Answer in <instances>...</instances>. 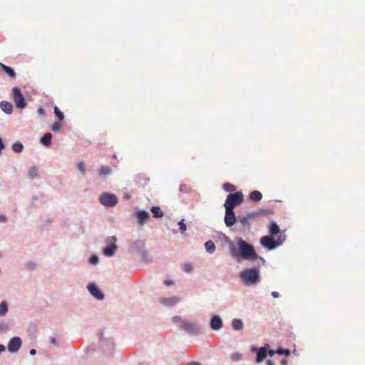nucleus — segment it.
<instances>
[{
    "instance_id": "nucleus-1",
    "label": "nucleus",
    "mask_w": 365,
    "mask_h": 365,
    "mask_svg": "<svg viewBox=\"0 0 365 365\" xmlns=\"http://www.w3.org/2000/svg\"><path fill=\"white\" fill-rule=\"evenodd\" d=\"M237 243L238 248L235 247L232 242H230L229 248L232 256L237 261H240V259L252 261L260 259L262 262H264V259L257 255L252 245L245 242L241 237L237 238Z\"/></svg>"
},
{
    "instance_id": "nucleus-2",
    "label": "nucleus",
    "mask_w": 365,
    "mask_h": 365,
    "mask_svg": "<svg viewBox=\"0 0 365 365\" xmlns=\"http://www.w3.org/2000/svg\"><path fill=\"white\" fill-rule=\"evenodd\" d=\"M240 277L247 286L255 285L260 280L259 272L256 268L243 269L240 274Z\"/></svg>"
},
{
    "instance_id": "nucleus-3",
    "label": "nucleus",
    "mask_w": 365,
    "mask_h": 365,
    "mask_svg": "<svg viewBox=\"0 0 365 365\" xmlns=\"http://www.w3.org/2000/svg\"><path fill=\"white\" fill-rule=\"evenodd\" d=\"M267 353L270 356H273L275 354L278 355L284 354L286 356H288L290 354V350L280 348L274 351L272 349H269V346L268 344H265L257 351V362H262L266 358Z\"/></svg>"
},
{
    "instance_id": "nucleus-4",
    "label": "nucleus",
    "mask_w": 365,
    "mask_h": 365,
    "mask_svg": "<svg viewBox=\"0 0 365 365\" xmlns=\"http://www.w3.org/2000/svg\"><path fill=\"white\" fill-rule=\"evenodd\" d=\"M243 201V195L242 192L230 193L227 196L225 207V209L234 210L236 206L240 205Z\"/></svg>"
},
{
    "instance_id": "nucleus-5",
    "label": "nucleus",
    "mask_w": 365,
    "mask_h": 365,
    "mask_svg": "<svg viewBox=\"0 0 365 365\" xmlns=\"http://www.w3.org/2000/svg\"><path fill=\"white\" fill-rule=\"evenodd\" d=\"M285 240L284 235H279L277 239L275 240L272 237L264 236L260 239L261 245L267 248L268 250H273L277 246L282 245Z\"/></svg>"
},
{
    "instance_id": "nucleus-6",
    "label": "nucleus",
    "mask_w": 365,
    "mask_h": 365,
    "mask_svg": "<svg viewBox=\"0 0 365 365\" xmlns=\"http://www.w3.org/2000/svg\"><path fill=\"white\" fill-rule=\"evenodd\" d=\"M11 97L17 108L23 109L26 106L24 97L18 87L13 88Z\"/></svg>"
},
{
    "instance_id": "nucleus-7",
    "label": "nucleus",
    "mask_w": 365,
    "mask_h": 365,
    "mask_svg": "<svg viewBox=\"0 0 365 365\" xmlns=\"http://www.w3.org/2000/svg\"><path fill=\"white\" fill-rule=\"evenodd\" d=\"M99 202L104 206L113 207L118 203V197L113 194L104 192L99 197Z\"/></svg>"
},
{
    "instance_id": "nucleus-8",
    "label": "nucleus",
    "mask_w": 365,
    "mask_h": 365,
    "mask_svg": "<svg viewBox=\"0 0 365 365\" xmlns=\"http://www.w3.org/2000/svg\"><path fill=\"white\" fill-rule=\"evenodd\" d=\"M116 237L115 236L109 237L106 239L107 246L103 249V254L107 257L113 256L117 250Z\"/></svg>"
},
{
    "instance_id": "nucleus-9",
    "label": "nucleus",
    "mask_w": 365,
    "mask_h": 365,
    "mask_svg": "<svg viewBox=\"0 0 365 365\" xmlns=\"http://www.w3.org/2000/svg\"><path fill=\"white\" fill-rule=\"evenodd\" d=\"M234 210L225 209V223L227 227H232L237 222Z\"/></svg>"
},
{
    "instance_id": "nucleus-10",
    "label": "nucleus",
    "mask_w": 365,
    "mask_h": 365,
    "mask_svg": "<svg viewBox=\"0 0 365 365\" xmlns=\"http://www.w3.org/2000/svg\"><path fill=\"white\" fill-rule=\"evenodd\" d=\"M21 346V339L18 336H15L10 340L8 345V349L10 352L14 353L20 349Z\"/></svg>"
},
{
    "instance_id": "nucleus-11",
    "label": "nucleus",
    "mask_w": 365,
    "mask_h": 365,
    "mask_svg": "<svg viewBox=\"0 0 365 365\" xmlns=\"http://www.w3.org/2000/svg\"><path fill=\"white\" fill-rule=\"evenodd\" d=\"M88 289L89 290L90 293L97 299L101 300L103 299V294L96 284H90L88 286Z\"/></svg>"
},
{
    "instance_id": "nucleus-12",
    "label": "nucleus",
    "mask_w": 365,
    "mask_h": 365,
    "mask_svg": "<svg viewBox=\"0 0 365 365\" xmlns=\"http://www.w3.org/2000/svg\"><path fill=\"white\" fill-rule=\"evenodd\" d=\"M255 214L250 213L247 214V216L241 217L239 216L237 217V222L241 225L243 228H248L250 227L249 220L255 217Z\"/></svg>"
},
{
    "instance_id": "nucleus-13",
    "label": "nucleus",
    "mask_w": 365,
    "mask_h": 365,
    "mask_svg": "<svg viewBox=\"0 0 365 365\" xmlns=\"http://www.w3.org/2000/svg\"><path fill=\"white\" fill-rule=\"evenodd\" d=\"M135 216L136 217L138 223L140 225H143L145 222L150 217L149 213L145 210L135 212Z\"/></svg>"
},
{
    "instance_id": "nucleus-14",
    "label": "nucleus",
    "mask_w": 365,
    "mask_h": 365,
    "mask_svg": "<svg viewBox=\"0 0 365 365\" xmlns=\"http://www.w3.org/2000/svg\"><path fill=\"white\" fill-rule=\"evenodd\" d=\"M222 327V321L218 316H214L210 321V327L213 330H219Z\"/></svg>"
},
{
    "instance_id": "nucleus-15",
    "label": "nucleus",
    "mask_w": 365,
    "mask_h": 365,
    "mask_svg": "<svg viewBox=\"0 0 365 365\" xmlns=\"http://www.w3.org/2000/svg\"><path fill=\"white\" fill-rule=\"evenodd\" d=\"M1 110L7 114H11L13 111V106L10 102L1 101L0 103Z\"/></svg>"
},
{
    "instance_id": "nucleus-16",
    "label": "nucleus",
    "mask_w": 365,
    "mask_h": 365,
    "mask_svg": "<svg viewBox=\"0 0 365 365\" xmlns=\"http://www.w3.org/2000/svg\"><path fill=\"white\" fill-rule=\"evenodd\" d=\"M181 327L189 332H195L197 329V327L195 324L189 322L182 323Z\"/></svg>"
},
{
    "instance_id": "nucleus-17",
    "label": "nucleus",
    "mask_w": 365,
    "mask_h": 365,
    "mask_svg": "<svg viewBox=\"0 0 365 365\" xmlns=\"http://www.w3.org/2000/svg\"><path fill=\"white\" fill-rule=\"evenodd\" d=\"M180 301V298L176 297H169V298H161L160 302L165 305H174L177 302Z\"/></svg>"
},
{
    "instance_id": "nucleus-18",
    "label": "nucleus",
    "mask_w": 365,
    "mask_h": 365,
    "mask_svg": "<svg viewBox=\"0 0 365 365\" xmlns=\"http://www.w3.org/2000/svg\"><path fill=\"white\" fill-rule=\"evenodd\" d=\"M269 234L271 235H277L278 234H282V232H280V230H279V226L277 225V224L274 222H272L269 227Z\"/></svg>"
},
{
    "instance_id": "nucleus-19",
    "label": "nucleus",
    "mask_w": 365,
    "mask_h": 365,
    "mask_svg": "<svg viewBox=\"0 0 365 365\" xmlns=\"http://www.w3.org/2000/svg\"><path fill=\"white\" fill-rule=\"evenodd\" d=\"M0 66L1 67L3 71L11 78H16V73H15L14 71L11 67H9L1 63H0Z\"/></svg>"
},
{
    "instance_id": "nucleus-20",
    "label": "nucleus",
    "mask_w": 365,
    "mask_h": 365,
    "mask_svg": "<svg viewBox=\"0 0 365 365\" xmlns=\"http://www.w3.org/2000/svg\"><path fill=\"white\" fill-rule=\"evenodd\" d=\"M150 211L154 217H162L163 216V212L158 206H153Z\"/></svg>"
},
{
    "instance_id": "nucleus-21",
    "label": "nucleus",
    "mask_w": 365,
    "mask_h": 365,
    "mask_svg": "<svg viewBox=\"0 0 365 365\" xmlns=\"http://www.w3.org/2000/svg\"><path fill=\"white\" fill-rule=\"evenodd\" d=\"M52 135L50 133H46L44 134L43 138L41 139V142L45 146H48L51 143Z\"/></svg>"
},
{
    "instance_id": "nucleus-22",
    "label": "nucleus",
    "mask_w": 365,
    "mask_h": 365,
    "mask_svg": "<svg viewBox=\"0 0 365 365\" xmlns=\"http://www.w3.org/2000/svg\"><path fill=\"white\" fill-rule=\"evenodd\" d=\"M262 197V193L259 191H257V190L252 191L250 194V198L252 200L255 201V202L261 200Z\"/></svg>"
},
{
    "instance_id": "nucleus-23",
    "label": "nucleus",
    "mask_w": 365,
    "mask_h": 365,
    "mask_svg": "<svg viewBox=\"0 0 365 365\" xmlns=\"http://www.w3.org/2000/svg\"><path fill=\"white\" fill-rule=\"evenodd\" d=\"M28 175L31 179L36 178L38 175V168L36 166L31 167L29 170Z\"/></svg>"
},
{
    "instance_id": "nucleus-24",
    "label": "nucleus",
    "mask_w": 365,
    "mask_h": 365,
    "mask_svg": "<svg viewBox=\"0 0 365 365\" xmlns=\"http://www.w3.org/2000/svg\"><path fill=\"white\" fill-rule=\"evenodd\" d=\"M232 325L234 329L241 330L243 328V323L240 319H235L232 322Z\"/></svg>"
},
{
    "instance_id": "nucleus-25",
    "label": "nucleus",
    "mask_w": 365,
    "mask_h": 365,
    "mask_svg": "<svg viewBox=\"0 0 365 365\" xmlns=\"http://www.w3.org/2000/svg\"><path fill=\"white\" fill-rule=\"evenodd\" d=\"M205 247L206 248L207 252H208L209 253H212L215 250V245L214 242L211 240L206 242L205 244Z\"/></svg>"
},
{
    "instance_id": "nucleus-26",
    "label": "nucleus",
    "mask_w": 365,
    "mask_h": 365,
    "mask_svg": "<svg viewBox=\"0 0 365 365\" xmlns=\"http://www.w3.org/2000/svg\"><path fill=\"white\" fill-rule=\"evenodd\" d=\"M111 172V169L108 166H103L99 170V175L103 176H106L109 175Z\"/></svg>"
},
{
    "instance_id": "nucleus-27",
    "label": "nucleus",
    "mask_w": 365,
    "mask_h": 365,
    "mask_svg": "<svg viewBox=\"0 0 365 365\" xmlns=\"http://www.w3.org/2000/svg\"><path fill=\"white\" fill-rule=\"evenodd\" d=\"M23 145L20 142H16L12 145V149L15 153H21L23 150Z\"/></svg>"
},
{
    "instance_id": "nucleus-28",
    "label": "nucleus",
    "mask_w": 365,
    "mask_h": 365,
    "mask_svg": "<svg viewBox=\"0 0 365 365\" xmlns=\"http://www.w3.org/2000/svg\"><path fill=\"white\" fill-rule=\"evenodd\" d=\"M8 312L7 304L4 302L0 304V316H4Z\"/></svg>"
},
{
    "instance_id": "nucleus-29",
    "label": "nucleus",
    "mask_w": 365,
    "mask_h": 365,
    "mask_svg": "<svg viewBox=\"0 0 365 365\" xmlns=\"http://www.w3.org/2000/svg\"><path fill=\"white\" fill-rule=\"evenodd\" d=\"M223 189L227 192H234L236 187L234 185L227 182L223 185Z\"/></svg>"
},
{
    "instance_id": "nucleus-30",
    "label": "nucleus",
    "mask_w": 365,
    "mask_h": 365,
    "mask_svg": "<svg viewBox=\"0 0 365 365\" xmlns=\"http://www.w3.org/2000/svg\"><path fill=\"white\" fill-rule=\"evenodd\" d=\"M62 128V123L61 122H55L52 126L51 130L52 131L56 133L59 132Z\"/></svg>"
},
{
    "instance_id": "nucleus-31",
    "label": "nucleus",
    "mask_w": 365,
    "mask_h": 365,
    "mask_svg": "<svg viewBox=\"0 0 365 365\" xmlns=\"http://www.w3.org/2000/svg\"><path fill=\"white\" fill-rule=\"evenodd\" d=\"M54 113L57 118H58L60 120L64 119V115L63 113L58 109V107H54Z\"/></svg>"
},
{
    "instance_id": "nucleus-32",
    "label": "nucleus",
    "mask_w": 365,
    "mask_h": 365,
    "mask_svg": "<svg viewBox=\"0 0 365 365\" xmlns=\"http://www.w3.org/2000/svg\"><path fill=\"white\" fill-rule=\"evenodd\" d=\"M183 270L187 273H190L192 271V266L190 263H185L183 266Z\"/></svg>"
},
{
    "instance_id": "nucleus-33",
    "label": "nucleus",
    "mask_w": 365,
    "mask_h": 365,
    "mask_svg": "<svg viewBox=\"0 0 365 365\" xmlns=\"http://www.w3.org/2000/svg\"><path fill=\"white\" fill-rule=\"evenodd\" d=\"M78 168L83 175H85L86 168L85 165L83 162H81L78 164Z\"/></svg>"
},
{
    "instance_id": "nucleus-34",
    "label": "nucleus",
    "mask_w": 365,
    "mask_h": 365,
    "mask_svg": "<svg viewBox=\"0 0 365 365\" xmlns=\"http://www.w3.org/2000/svg\"><path fill=\"white\" fill-rule=\"evenodd\" d=\"M178 225L180 226V230L182 232H185L187 229L186 225L184 222V220H182L178 222Z\"/></svg>"
},
{
    "instance_id": "nucleus-35",
    "label": "nucleus",
    "mask_w": 365,
    "mask_h": 365,
    "mask_svg": "<svg viewBox=\"0 0 365 365\" xmlns=\"http://www.w3.org/2000/svg\"><path fill=\"white\" fill-rule=\"evenodd\" d=\"M9 328L8 324L6 322H0V331H6Z\"/></svg>"
},
{
    "instance_id": "nucleus-36",
    "label": "nucleus",
    "mask_w": 365,
    "mask_h": 365,
    "mask_svg": "<svg viewBox=\"0 0 365 365\" xmlns=\"http://www.w3.org/2000/svg\"><path fill=\"white\" fill-rule=\"evenodd\" d=\"M98 262V258L96 255H92L91 257L90 258V263L91 264H95Z\"/></svg>"
},
{
    "instance_id": "nucleus-37",
    "label": "nucleus",
    "mask_w": 365,
    "mask_h": 365,
    "mask_svg": "<svg viewBox=\"0 0 365 365\" xmlns=\"http://www.w3.org/2000/svg\"><path fill=\"white\" fill-rule=\"evenodd\" d=\"M26 267L29 269H33L35 267V264L30 262L26 264Z\"/></svg>"
},
{
    "instance_id": "nucleus-38",
    "label": "nucleus",
    "mask_w": 365,
    "mask_h": 365,
    "mask_svg": "<svg viewBox=\"0 0 365 365\" xmlns=\"http://www.w3.org/2000/svg\"><path fill=\"white\" fill-rule=\"evenodd\" d=\"M37 111H38V113L41 115H45V111L43 108H38Z\"/></svg>"
},
{
    "instance_id": "nucleus-39",
    "label": "nucleus",
    "mask_w": 365,
    "mask_h": 365,
    "mask_svg": "<svg viewBox=\"0 0 365 365\" xmlns=\"http://www.w3.org/2000/svg\"><path fill=\"white\" fill-rule=\"evenodd\" d=\"M232 358L235 360H239L241 358L240 354H235L232 355Z\"/></svg>"
},
{
    "instance_id": "nucleus-40",
    "label": "nucleus",
    "mask_w": 365,
    "mask_h": 365,
    "mask_svg": "<svg viewBox=\"0 0 365 365\" xmlns=\"http://www.w3.org/2000/svg\"><path fill=\"white\" fill-rule=\"evenodd\" d=\"M164 284H165L166 286H170V285L173 284V281H171V280H165V281H164Z\"/></svg>"
},
{
    "instance_id": "nucleus-41",
    "label": "nucleus",
    "mask_w": 365,
    "mask_h": 365,
    "mask_svg": "<svg viewBox=\"0 0 365 365\" xmlns=\"http://www.w3.org/2000/svg\"><path fill=\"white\" fill-rule=\"evenodd\" d=\"M5 145L2 141V140L0 138V153H1L2 150L4 148Z\"/></svg>"
},
{
    "instance_id": "nucleus-42",
    "label": "nucleus",
    "mask_w": 365,
    "mask_h": 365,
    "mask_svg": "<svg viewBox=\"0 0 365 365\" xmlns=\"http://www.w3.org/2000/svg\"><path fill=\"white\" fill-rule=\"evenodd\" d=\"M6 217L5 215H0V222H6Z\"/></svg>"
},
{
    "instance_id": "nucleus-43",
    "label": "nucleus",
    "mask_w": 365,
    "mask_h": 365,
    "mask_svg": "<svg viewBox=\"0 0 365 365\" xmlns=\"http://www.w3.org/2000/svg\"><path fill=\"white\" fill-rule=\"evenodd\" d=\"M272 295L274 298H277L279 296V294L277 292H272Z\"/></svg>"
},
{
    "instance_id": "nucleus-44",
    "label": "nucleus",
    "mask_w": 365,
    "mask_h": 365,
    "mask_svg": "<svg viewBox=\"0 0 365 365\" xmlns=\"http://www.w3.org/2000/svg\"><path fill=\"white\" fill-rule=\"evenodd\" d=\"M187 365H200V364L196 361H190L187 364Z\"/></svg>"
},
{
    "instance_id": "nucleus-45",
    "label": "nucleus",
    "mask_w": 365,
    "mask_h": 365,
    "mask_svg": "<svg viewBox=\"0 0 365 365\" xmlns=\"http://www.w3.org/2000/svg\"><path fill=\"white\" fill-rule=\"evenodd\" d=\"M180 319H180V317H174L173 318V320L175 322H180Z\"/></svg>"
},
{
    "instance_id": "nucleus-46",
    "label": "nucleus",
    "mask_w": 365,
    "mask_h": 365,
    "mask_svg": "<svg viewBox=\"0 0 365 365\" xmlns=\"http://www.w3.org/2000/svg\"><path fill=\"white\" fill-rule=\"evenodd\" d=\"M5 351V346L2 344H0V354Z\"/></svg>"
},
{
    "instance_id": "nucleus-47",
    "label": "nucleus",
    "mask_w": 365,
    "mask_h": 365,
    "mask_svg": "<svg viewBox=\"0 0 365 365\" xmlns=\"http://www.w3.org/2000/svg\"><path fill=\"white\" fill-rule=\"evenodd\" d=\"M36 350H35V349H31V350L30 351V354H31V355H34V354H36Z\"/></svg>"
},
{
    "instance_id": "nucleus-48",
    "label": "nucleus",
    "mask_w": 365,
    "mask_h": 365,
    "mask_svg": "<svg viewBox=\"0 0 365 365\" xmlns=\"http://www.w3.org/2000/svg\"><path fill=\"white\" fill-rule=\"evenodd\" d=\"M285 364H286V361H285L284 359H282V360L281 361V364H282V365H284Z\"/></svg>"
},
{
    "instance_id": "nucleus-49",
    "label": "nucleus",
    "mask_w": 365,
    "mask_h": 365,
    "mask_svg": "<svg viewBox=\"0 0 365 365\" xmlns=\"http://www.w3.org/2000/svg\"><path fill=\"white\" fill-rule=\"evenodd\" d=\"M267 365H274V364L271 361H268Z\"/></svg>"
},
{
    "instance_id": "nucleus-50",
    "label": "nucleus",
    "mask_w": 365,
    "mask_h": 365,
    "mask_svg": "<svg viewBox=\"0 0 365 365\" xmlns=\"http://www.w3.org/2000/svg\"><path fill=\"white\" fill-rule=\"evenodd\" d=\"M51 341H52V343H53V344H56L55 339H52Z\"/></svg>"
},
{
    "instance_id": "nucleus-51",
    "label": "nucleus",
    "mask_w": 365,
    "mask_h": 365,
    "mask_svg": "<svg viewBox=\"0 0 365 365\" xmlns=\"http://www.w3.org/2000/svg\"><path fill=\"white\" fill-rule=\"evenodd\" d=\"M184 187V185L180 186V190H185V187Z\"/></svg>"
},
{
    "instance_id": "nucleus-52",
    "label": "nucleus",
    "mask_w": 365,
    "mask_h": 365,
    "mask_svg": "<svg viewBox=\"0 0 365 365\" xmlns=\"http://www.w3.org/2000/svg\"><path fill=\"white\" fill-rule=\"evenodd\" d=\"M184 187V185L180 186V190H185V187Z\"/></svg>"
}]
</instances>
